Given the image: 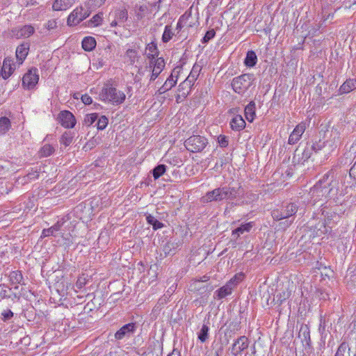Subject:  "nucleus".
I'll return each mask as SVG.
<instances>
[{
    "label": "nucleus",
    "instance_id": "nucleus-1",
    "mask_svg": "<svg viewBox=\"0 0 356 356\" xmlns=\"http://www.w3.org/2000/svg\"><path fill=\"white\" fill-rule=\"evenodd\" d=\"M239 194L238 189L235 188L225 186L213 189L209 191L202 200L203 202H211L213 201L220 202L224 200H234Z\"/></svg>",
    "mask_w": 356,
    "mask_h": 356
},
{
    "label": "nucleus",
    "instance_id": "nucleus-2",
    "mask_svg": "<svg viewBox=\"0 0 356 356\" xmlns=\"http://www.w3.org/2000/svg\"><path fill=\"white\" fill-rule=\"evenodd\" d=\"M102 101L111 103L113 105L122 104L126 99L124 92L113 87L109 83H105L99 93Z\"/></svg>",
    "mask_w": 356,
    "mask_h": 356
},
{
    "label": "nucleus",
    "instance_id": "nucleus-3",
    "mask_svg": "<svg viewBox=\"0 0 356 356\" xmlns=\"http://www.w3.org/2000/svg\"><path fill=\"white\" fill-rule=\"evenodd\" d=\"M200 70L201 68L199 65H194L187 78L179 84V90L183 91L181 93L182 96H186L188 95L191 88L200 74Z\"/></svg>",
    "mask_w": 356,
    "mask_h": 356
},
{
    "label": "nucleus",
    "instance_id": "nucleus-4",
    "mask_svg": "<svg viewBox=\"0 0 356 356\" xmlns=\"http://www.w3.org/2000/svg\"><path fill=\"white\" fill-rule=\"evenodd\" d=\"M207 144V139L201 136H191L184 142L185 147L191 152H202Z\"/></svg>",
    "mask_w": 356,
    "mask_h": 356
},
{
    "label": "nucleus",
    "instance_id": "nucleus-5",
    "mask_svg": "<svg viewBox=\"0 0 356 356\" xmlns=\"http://www.w3.org/2000/svg\"><path fill=\"white\" fill-rule=\"evenodd\" d=\"M252 78L250 74H243L234 78L232 82L233 90L238 93H244L252 85Z\"/></svg>",
    "mask_w": 356,
    "mask_h": 356
},
{
    "label": "nucleus",
    "instance_id": "nucleus-6",
    "mask_svg": "<svg viewBox=\"0 0 356 356\" xmlns=\"http://www.w3.org/2000/svg\"><path fill=\"white\" fill-rule=\"evenodd\" d=\"M90 11L85 10L82 6L76 7L68 16L67 24L68 26H75L90 15Z\"/></svg>",
    "mask_w": 356,
    "mask_h": 356
},
{
    "label": "nucleus",
    "instance_id": "nucleus-7",
    "mask_svg": "<svg viewBox=\"0 0 356 356\" xmlns=\"http://www.w3.org/2000/svg\"><path fill=\"white\" fill-rule=\"evenodd\" d=\"M341 143V137L337 130H332L330 137L325 142V156L330 154Z\"/></svg>",
    "mask_w": 356,
    "mask_h": 356
},
{
    "label": "nucleus",
    "instance_id": "nucleus-8",
    "mask_svg": "<svg viewBox=\"0 0 356 356\" xmlns=\"http://www.w3.org/2000/svg\"><path fill=\"white\" fill-rule=\"evenodd\" d=\"M39 80V75L36 68H31L23 76L22 86L24 88L33 89Z\"/></svg>",
    "mask_w": 356,
    "mask_h": 356
},
{
    "label": "nucleus",
    "instance_id": "nucleus-9",
    "mask_svg": "<svg viewBox=\"0 0 356 356\" xmlns=\"http://www.w3.org/2000/svg\"><path fill=\"white\" fill-rule=\"evenodd\" d=\"M60 124L65 128H73L76 124L74 115L68 111H63L58 115Z\"/></svg>",
    "mask_w": 356,
    "mask_h": 356
},
{
    "label": "nucleus",
    "instance_id": "nucleus-10",
    "mask_svg": "<svg viewBox=\"0 0 356 356\" xmlns=\"http://www.w3.org/2000/svg\"><path fill=\"white\" fill-rule=\"evenodd\" d=\"M149 67H152L150 81H154L165 67L164 59L163 58H158L154 60H152Z\"/></svg>",
    "mask_w": 356,
    "mask_h": 356
},
{
    "label": "nucleus",
    "instance_id": "nucleus-11",
    "mask_svg": "<svg viewBox=\"0 0 356 356\" xmlns=\"http://www.w3.org/2000/svg\"><path fill=\"white\" fill-rule=\"evenodd\" d=\"M15 64L11 58H6L1 65V75L6 79L9 78L15 70Z\"/></svg>",
    "mask_w": 356,
    "mask_h": 356
},
{
    "label": "nucleus",
    "instance_id": "nucleus-12",
    "mask_svg": "<svg viewBox=\"0 0 356 356\" xmlns=\"http://www.w3.org/2000/svg\"><path fill=\"white\" fill-rule=\"evenodd\" d=\"M178 79V71H175L174 70L170 76L166 79L163 86L159 88L158 90V92L159 95L163 94L165 92L170 90L172 87H174Z\"/></svg>",
    "mask_w": 356,
    "mask_h": 356
},
{
    "label": "nucleus",
    "instance_id": "nucleus-13",
    "mask_svg": "<svg viewBox=\"0 0 356 356\" xmlns=\"http://www.w3.org/2000/svg\"><path fill=\"white\" fill-rule=\"evenodd\" d=\"M71 286V282L63 277H61L54 284L55 289L61 296H65L68 294V291Z\"/></svg>",
    "mask_w": 356,
    "mask_h": 356
},
{
    "label": "nucleus",
    "instance_id": "nucleus-14",
    "mask_svg": "<svg viewBox=\"0 0 356 356\" xmlns=\"http://www.w3.org/2000/svg\"><path fill=\"white\" fill-rule=\"evenodd\" d=\"M305 128L306 127L304 123L298 124L289 136V143L291 145L296 144L305 132Z\"/></svg>",
    "mask_w": 356,
    "mask_h": 356
},
{
    "label": "nucleus",
    "instance_id": "nucleus-15",
    "mask_svg": "<svg viewBox=\"0 0 356 356\" xmlns=\"http://www.w3.org/2000/svg\"><path fill=\"white\" fill-rule=\"evenodd\" d=\"M248 347V339L245 337H241L232 345V352L234 355H236Z\"/></svg>",
    "mask_w": 356,
    "mask_h": 356
},
{
    "label": "nucleus",
    "instance_id": "nucleus-16",
    "mask_svg": "<svg viewBox=\"0 0 356 356\" xmlns=\"http://www.w3.org/2000/svg\"><path fill=\"white\" fill-rule=\"evenodd\" d=\"M135 330V324L130 323L122 326L115 334L117 339H122L125 337H129Z\"/></svg>",
    "mask_w": 356,
    "mask_h": 356
},
{
    "label": "nucleus",
    "instance_id": "nucleus-17",
    "mask_svg": "<svg viewBox=\"0 0 356 356\" xmlns=\"http://www.w3.org/2000/svg\"><path fill=\"white\" fill-rule=\"evenodd\" d=\"M75 2L76 0H55L52 8L56 11L66 10L72 7Z\"/></svg>",
    "mask_w": 356,
    "mask_h": 356
},
{
    "label": "nucleus",
    "instance_id": "nucleus-18",
    "mask_svg": "<svg viewBox=\"0 0 356 356\" xmlns=\"http://www.w3.org/2000/svg\"><path fill=\"white\" fill-rule=\"evenodd\" d=\"M29 49V44L28 43H23L17 47L16 58L19 61V65H21L26 58Z\"/></svg>",
    "mask_w": 356,
    "mask_h": 356
},
{
    "label": "nucleus",
    "instance_id": "nucleus-19",
    "mask_svg": "<svg viewBox=\"0 0 356 356\" xmlns=\"http://www.w3.org/2000/svg\"><path fill=\"white\" fill-rule=\"evenodd\" d=\"M234 289V286L232 285V283L227 282L225 285L215 292V295L218 299H222L230 295Z\"/></svg>",
    "mask_w": 356,
    "mask_h": 356
},
{
    "label": "nucleus",
    "instance_id": "nucleus-20",
    "mask_svg": "<svg viewBox=\"0 0 356 356\" xmlns=\"http://www.w3.org/2000/svg\"><path fill=\"white\" fill-rule=\"evenodd\" d=\"M231 128L234 131H241L245 127V122L241 115H236L230 122Z\"/></svg>",
    "mask_w": 356,
    "mask_h": 356
},
{
    "label": "nucleus",
    "instance_id": "nucleus-21",
    "mask_svg": "<svg viewBox=\"0 0 356 356\" xmlns=\"http://www.w3.org/2000/svg\"><path fill=\"white\" fill-rule=\"evenodd\" d=\"M252 227L253 224L252 222L242 225L241 227L233 230L232 236L234 238H238L241 234L245 232H249Z\"/></svg>",
    "mask_w": 356,
    "mask_h": 356
},
{
    "label": "nucleus",
    "instance_id": "nucleus-22",
    "mask_svg": "<svg viewBox=\"0 0 356 356\" xmlns=\"http://www.w3.org/2000/svg\"><path fill=\"white\" fill-rule=\"evenodd\" d=\"M245 115L248 121L252 122L255 116V104L250 102L245 108Z\"/></svg>",
    "mask_w": 356,
    "mask_h": 356
},
{
    "label": "nucleus",
    "instance_id": "nucleus-23",
    "mask_svg": "<svg viewBox=\"0 0 356 356\" xmlns=\"http://www.w3.org/2000/svg\"><path fill=\"white\" fill-rule=\"evenodd\" d=\"M298 337L301 339L303 343L309 345L310 343V332L307 325H302L300 327Z\"/></svg>",
    "mask_w": 356,
    "mask_h": 356
},
{
    "label": "nucleus",
    "instance_id": "nucleus-24",
    "mask_svg": "<svg viewBox=\"0 0 356 356\" xmlns=\"http://www.w3.org/2000/svg\"><path fill=\"white\" fill-rule=\"evenodd\" d=\"M96 47V40L94 38L85 37L82 41V47L85 51H90Z\"/></svg>",
    "mask_w": 356,
    "mask_h": 356
},
{
    "label": "nucleus",
    "instance_id": "nucleus-25",
    "mask_svg": "<svg viewBox=\"0 0 356 356\" xmlns=\"http://www.w3.org/2000/svg\"><path fill=\"white\" fill-rule=\"evenodd\" d=\"M356 88V79H349L344 82L340 87L341 93H348Z\"/></svg>",
    "mask_w": 356,
    "mask_h": 356
},
{
    "label": "nucleus",
    "instance_id": "nucleus-26",
    "mask_svg": "<svg viewBox=\"0 0 356 356\" xmlns=\"http://www.w3.org/2000/svg\"><path fill=\"white\" fill-rule=\"evenodd\" d=\"M257 57L254 51H248L245 58L244 63L248 67H253L256 65Z\"/></svg>",
    "mask_w": 356,
    "mask_h": 356
},
{
    "label": "nucleus",
    "instance_id": "nucleus-27",
    "mask_svg": "<svg viewBox=\"0 0 356 356\" xmlns=\"http://www.w3.org/2000/svg\"><path fill=\"white\" fill-rule=\"evenodd\" d=\"M35 29L31 25H25L18 31L17 35L22 38H29L33 34Z\"/></svg>",
    "mask_w": 356,
    "mask_h": 356
},
{
    "label": "nucleus",
    "instance_id": "nucleus-28",
    "mask_svg": "<svg viewBox=\"0 0 356 356\" xmlns=\"http://www.w3.org/2000/svg\"><path fill=\"white\" fill-rule=\"evenodd\" d=\"M60 227H61V224L59 222H58L52 227H51L48 229H43L42 233V237L53 236L55 232H56L60 229Z\"/></svg>",
    "mask_w": 356,
    "mask_h": 356
},
{
    "label": "nucleus",
    "instance_id": "nucleus-29",
    "mask_svg": "<svg viewBox=\"0 0 356 356\" xmlns=\"http://www.w3.org/2000/svg\"><path fill=\"white\" fill-rule=\"evenodd\" d=\"M74 135L70 131H65L60 137V143L65 147L69 146L73 140Z\"/></svg>",
    "mask_w": 356,
    "mask_h": 356
},
{
    "label": "nucleus",
    "instance_id": "nucleus-30",
    "mask_svg": "<svg viewBox=\"0 0 356 356\" xmlns=\"http://www.w3.org/2000/svg\"><path fill=\"white\" fill-rule=\"evenodd\" d=\"M55 151V149L53 146L49 144H45L43 145L40 152V157H47L51 155Z\"/></svg>",
    "mask_w": 356,
    "mask_h": 356
},
{
    "label": "nucleus",
    "instance_id": "nucleus-31",
    "mask_svg": "<svg viewBox=\"0 0 356 356\" xmlns=\"http://www.w3.org/2000/svg\"><path fill=\"white\" fill-rule=\"evenodd\" d=\"M10 127V121L6 117L0 118V133L5 134Z\"/></svg>",
    "mask_w": 356,
    "mask_h": 356
},
{
    "label": "nucleus",
    "instance_id": "nucleus-32",
    "mask_svg": "<svg viewBox=\"0 0 356 356\" xmlns=\"http://www.w3.org/2000/svg\"><path fill=\"white\" fill-rule=\"evenodd\" d=\"M297 206L293 203H291L286 205V208L282 211V212L284 213L285 218H287L295 214L297 212Z\"/></svg>",
    "mask_w": 356,
    "mask_h": 356
},
{
    "label": "nucleus",
    "instance_id": "nucleus-33",
    "mask_svg": "<svg viewBox=\"0 0 356 356\" xmlns=\"http://www.w3.org/2000/svg\"><path fill=\"white\" fill-rule=\"evenodd\" d=\"M115 18L120 22L124 23L128 18L127 11L125 9H119L115 12Z\"/></svg>",
    "mask_w": 356,
    "mask_h": 356
},
{
    "label": "nucleus",
    "instance_id": "nucleus-34",
    "mask_svg": "<svg viewBox=\"0 0 356 356\" xmlns=\"http://www.w3.org/2000/svg\"><path fill=\"white\" fill-rule=\"evenodd\" d=\"M175 35L174 32L172 31V28L171 26L167 25L165 27L164 32L162 35V40L163 42H169Z\"/></svg>",
    "mask_w": 356,
    "mask_h": 356
},
{
    "label": "nucleus",
    "instance_id": "nucleus-35",
    "mask_svg": "<svg viewBox=\"0 0 356 356\" xmlns=\"http://www.w3.org/2000/svg\"><path fill=\"white\" fill-rule=\"evenodd\" d=\"M166 171V166L163 164H160L156 166L153 170L152 174L154 179H159L162 176Z\"/></svg>",
    "mask_w": 356,
    "mask_h": 356
},
{
    "label": "nucleus",
    "instance_id": "nucleus-36",
    "mask_svg": "<svg viewBox=\"0 0 356 356\" xmlns=\"http://www.w3.org/2000/svg\"><path fill=\"white\" fill-rule=\"evenodd\" d=\"M209 328L207 325H203L199 334H198V339L202 343L205 342L209 337Z\"/></svg>",
    "mask_w": 356,
    "mask_h": 356
},
{
    "label": "nucleus",
    "instance_id": "nucleus-37",
    "mask_svg": "<svg viewBox=\"0 0 356 356\" xmlns=\"http://www.w3.org/2000/svg\"><path fill=\"white\" fill-rule=\"evenodd\" d=\"M147 221L153 226L154 229H158L163 227V224L156 220L154 216L149 215L147 216Z\"/></svg>",
    "mask_w": 356,
    "mask_h": 356
},
{
    "label": "nucleus",
    "instance_id": "nucleus-38",
    "mask_svg": "<svg viewBox=\"0 0 356 356\" xmlns=\"http://www.w3.org/2000/svg\"><path fill=\"white\" fill-rule=\"evenodd\" d=\"M98 117L99 115L96 113L88 114L84 118V124L90 127L97 120Z\"/></svg>",
    "mask_w": 356,
    "mask_h": 356
},
{
    "label": "nucleus",
    "instance_id": "nucleus-39",
    "mask_svg": "<svg viewBox=\"0 0 356 356\" xmlns=\"http://www.w3.org/2000/svg\"><path fill=\"white\" fill-rule=\"evenodd\" d=\"M108 119L105 115H102L98 118L97 127L99 130H104L108 125Z\"/></svg>",
    "mask_w": 356,
    "mask_h": 356
},
{
    "label": "nucleus",
    "instance_id": "nucleus-40",
    "mask_svg": "<svg viewBox=\"0 0 356 356\" xmlns=\"http://www.w3.org/2000/svg\"><path fill=\"white\" fill-rule=\"evenodd\" d=\"M106 0H88L87 6L90 10H95L99 8L105 3Z\"/></svg>",
    "mask_w": 356,
    "mask_h": 356
},
{
    "label": "nucleus",
    "instance_id": "nucleus-41",
    "mask_svg": "<svg viewBox=\"0 0 356 356\" xmlns=\"http://www.w3.org/2000/svg\"><path fill=\"white\" fill-rule=\"evenodd\" d=\"M103 20V13H99L95 16L92 17V18L88 22L90 24H92L93 26H97L102 24V22Z\"/></svg>",
    "mask_w": 356,
    "mask_h": 356
},
{
    "label": "nucleus",
    "instance_id": "nucleus-42",
    "mask_svg": "<svg viewBox=\"0 0 356 356\" xmlns=\"http://www.w3.org/2000/svg\"><path fill=\"white\" fill-rule=\"evenodd\" d=\"M138 53L136 50L133 49H128L126 51V56L129 58L131 64L134 63L137 58Z\"/></svg>",
    "mask_w": 356,
    "mask_h": 356
},
{
    "label": "nucleus",
    "instance_id": "nucleus-43",
    "mask_svg": "<svg viewBox=\"0 0 356 356\" xmlns=\"http://www.w3.org/2000/svg\"><path fill=\"white\" fill-rule=\"evenodd\" d=\"M146 51H149L146 53L149 58H154V56L157 54L156 46L154 43L148 44Z\"/></svg>",
    "mask_w": 356,
    "mask_h": 356
},
{
    "label": "nucleus",
    "instance_id": "nucleus-44",
    "mask_svg": "<svg viewBox=\"0 0 356 356\" xmlns=\"http://www.w3.org/2000/svg\"><path fill=\"white\" fill-rule=\"evenodd\" d=\"M347 350H349L348 346L346 343H342L338 348L337 351L336 353L335 356H346L345 353L347 351Z\"/></svg>",
    "mask_w": 356,
    "mask_h": 356
},
{
    "label": "nucleus",
    "instance_id": "nucleus-45",
    "mask_svg": "<svg viewBox=\"0 0 356 356\" xmlns=\"http://www.w3.org/2000/svg\"><path fill=\"white\" fill-rule=\"evenodd\" d=\"M10 280L15 283H20L22 280V275L17 271H13L10 275Z\"/></svg>",
    "mask_w": 356,
    "mask_h": 356
},
{
    "label": "nucleus",
    "instance_id": "nucleus-46",
    "mask_svg": "<svg viewBox=\"0 0 356 356\" xmlns=\"http://www.w3.org/2000/svg\"><path fill=\"white\" fill-rule=\"evenodd\" d=\"M243 278V275L242 273L236 274L228 282L232 283V285L235 288L242 281Z\"/></svg>",
    "mask_w": 356,
    "mask_h": 356
},
{
    "label": "nucleus",
    "instance_id": "nucleus-47",
    "mask_svg": "<svg viewBox=\"0 0 356 356\" xmlns=\"http://www.w3.org/2000/svg\"><path fill=\"white\" fill-rule=\"evenodd\" d=\"M191 16H192L191 10H187L185 12V13L184 15H182L180 17L179 20L181 22H182L183 24H185L186 26H191V24H187L188 20L189 19L190 17H191Z\"/></svg>",
    "mask_w": 356,
    "mask_h": 356
},
{
    "label": "nucleus",
    "instance_id": "nucleus-48",
    "mask_svg": "<svg viewBox=\"0 0 356 356\" xmlns=\"http://www.w3.org/2000/svg\"><path fill=\"white\" fill-rule=\"evenodd\" d=\"M290 296V291H289L287 289L282 291V293H280L279 295L277 296V301L280 302V304H282L285 300L289 298Z\"/></svg>",
    "mask_w": 356,
    "mask_h": 356
},
{
    "label": "nucleus",
    "instance_id": "nucleus-49",
    "mask_svg": "<svg viewBox=\"0 0 356 356\" xmlns=\"http://www.w3.org/2000/svg\"><path fill=\"white\" fill-rule=\"evenodd\" d=\"M312 149L315 152H318L320 150H325V142L319 140L312 145Z\"/></svg>",
    "mask_w": 356,
    "mask_h": 356
},
{
    "label": "nucleus",
    "instance_id": "nucleus-50",
    "mask_svg": "<svg viewBox=\"0 0 356 356\" xmlns=\"http://www.w3.org/2000/svg\"><path fill=\"white\" fill-rule=\"evenodd\" d=\"M272 217L275 220H280L285 218L282 211H280L278 210H274L272 211Z\"/></svg>",
    "mask_w": 356,
    "mask_h": 356
},
{
    "label": "nucleus",
    "instance_id": "nucleus-51",
    "mask_svg": "<svg viewBox=\"0 0 356 356\" xmlns=\"http://www.w3.org/2000/svg\"><path fill=\"white\" fill-rule=\"evenodd\" d=\"M218 142L220 147H225L228 145V139L227 137L223 135H220L218 137Z\"/></svg>",
    "mask_w": 356,
    "mask_h": 356
},
{
    "label": "nucleus",
    "instance_id": "nucleus-52",
    "mask_svg": "<svg viewBox=\"0 0 356 356\" xmlns=\"http://www.w3.org/2000/svg\"><path fill=\"white\" fill-rule=\"evenodd\" d=\"M1 315L3 316V321H6L10 320L13 316V313L10 309H6L1 312Z\"/></svg>",
    "mask_w": 356,
    "mask_h": 356
},
{
    "label": "nucleus",
    "instance_id": "nucleus-53",
    "mask_svg": "<svg viewBox=\"0 0 356 356\" xmlns=\"http://www.w3.org/2000/svg\"><path fill=\"white\" fill-rule=\"evenodd\" d=\"M86 284V279L83 277H80L78 278L76 282V287L78 289L83 288Z\"/></svg>",
    "mask_w": 356,
    "mask_h": 356
},
{
    "label": "nucleus",
    "instance_id": "nucleus-54",
    "mask_svg": "<svg viewBox=\"0 0 356 356\" xmlns=\"http://www.w3.org/2000/svg\"><path fill=\"white\" fill-rule=\"evenodd\" d=\"M48 30H53L57 28V22L55 19L49 20L46 24Z\"/></svg>",
    "mask_w": 356,
    "mask_h": 356
},
{
    "label": "nucleus",
    "instance_id": "nucleus-55",
    "mask_svg": "<svg viewBox=\"0 0 356 356\" xmlns=\"http://www.w3.org/2000/svg\"><path fill=\"white\" fill-rule=\"evenodd\" d=\"M215 36V32L213 30L209 31L206 33L203 38L204 42H207L209 40L212 39Z\"/></svg>",
    "mask_w": 356,
    "mask_h": 356
},
{
    "label": "nucleus",
    "instance_id": "nucleus-56",
    "mask_svg": "<svg viewBox=\"0 0 356 356\" xmlns=\"http://www.w3.org/2000/svg\"><path fill=\"white\" fill-rule=\"evenodd\" d=\"M81 100L86 105H90L92 102V98L88 95H82Z\"/></svg>",
    "mask_w": 356,
    "mask_h": 356
},
{
    "label": "nucleus",
    "instance_id": "nucleus-57",
    "mask_svg": "<svg viewBox=\"0 0 356 356\" xmlns=\"http://www.w3.org/2000/svg\"><path fill=\"white\" fill-rule=\"evenodd\" d=\"M312 195L316 194V195L319 196L320 193H322L323 191L321 189V186L316 185L311 191Z\"/></svg>",
    "mask_w": 356,
    "mask_h": 356
},
{
    "label": "nucleus",
    "instance_id": "nucleus-58",
    "mask_svg": "<svg viewBox=\"0 0 356 356\" xmlns=\"http://www.w3.org/2000/svg\"><path fill=\"white\" fill-rule=\"evenodd\" d=\"M27 176H28L29 179H36V178H38V177L39 174H38V172H33V173H29V174H28V175H27Z\"/></svg>",
    "mask_w": 356,
    "mask_h": 356
},
{
    "label": "nucleus",
    "instance_id": "nucleus-59",
    "mask_svg": "<svg viewBox=\"0 0 356 356\" xmlns=\"http://www.w3.org/2000/svg\"><path fill=\"white\" fill-rule=\"evenodd\" d=\"M186 26L185 24H183L182 22H181L179 19L177 22V29L180 31L183 26Z\"/></svg>",
    "mask_w": 356,
    "mask_h": 356
},
{
    "label": "nucleus",
    "instance_id": "nucleus-60",
    "mask_svg": "<svg viewBox=\"0 0 356 356\" xmlns=\"http://www.w3.org/2000/svg\"><path fill=\"white\" fill-rule=\"evenodd\" d=\"M126 91H127V93L128 94V95H129V97H131V95H132V94H131L132 87H131V86H127V87L126 88Z\"/></svg>",
    "mask_w": 356,
    "mask_h": 356
},
{
    "label": "nucleus",
    "instance_id": "nucleus-61",
    "mask_svg": "<svg viewBox=\"0 0 356 356\" xmlns=\"http://www.w3.org/2000/svg\"><path fill=\"white\" fill-rule=\"evenodd\" d=\"M118 24H120V23L115 18V19L111 23V27H115Z\"/></svg>",
    "mask_w": 356,
    "mask_h": 356
},
{
    "label": "nucleus",
    "instance_id": "nucleus-62",
    "mask_svg": "<svg viewBox=\"0 0 356 356\" xmlns=\"http://www.w3.org/2000/svg\"><path fill=\"white\" fill-rule=\"evenodd\" d=\"M168 356H179V355L177 353L172 352V353L169 354Z\"/></svg>",
    "mask_w": 356,
    "mask_h": 356
},
{
    "label": "nucleus",
    "instance_id": "nucleus-63",
    "mask_svg": "<svg viewBox=\"0 0 356 356\" xmlns=\"http://www.w3.org/2000/svg\"><path fill=\"white\" fill-rule=\"evenodd\" d=\"M323 299L325 300L326 298H328V294L327 293H325V294H323L322 293V297H321Z\"/></svg>",
    "mask_w": 356,
    "mask_h": 356
},
{
    "label": "nucleus",
    "instance_id": "nucleus-64",
    "mask_svg": "<svg viewBox=\"0 0 356 356\" xmlns=\"http://www.w3.org/2000/svg\"><path fill=\"white\" fill-rule=\"evenodd\" d=\"M204 278H205V276H203V278H202V280H201V282H204V281H206V280H204Z\"/></svg>",
    "mask_w": 356,
    "mask_h": 356
}]
</instances>
